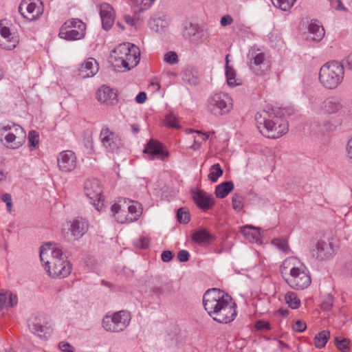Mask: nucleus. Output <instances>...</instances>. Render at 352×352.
<instances>
[{
    "label": "nucleus",
    "mask_w": 352,
    "mask_h": 352,
    "mask_svg": "<svg viewBox=\"0 0 352 352\" xmlns=\"http://www.w3.org/2000/svg\"><path fill=\"white\" fill-rule=\"evenodd\" d=\"M40 258L44 263L45 269L52 278H65L72 272V263L63 256L62 250L55 243H47L42 245Z\"/></svg>",
    "instance_id": "obj_1"
},
{
    "label": "nucleus",
    "mask_w": 352,
    "mask_h": 352,
    "mask_svg": "<svg viewBox=\"0 0 352 352\" xmlns=\"http://www.w3.org/2000/svg\"><path fill=\"white\" fill-rule=\"evenodd\" d=\"M283 112L279 109L263 110L255 115L256 126L264 136L276 139L288 131V123L283 118Z\"/></svg>",
    "instance_id": "obj_2"
},
{
    "label": "nucleus",
    "mask_w": 352,
    "mask_h": 352,
    "mask_svg": "<svg viewBox=\"0 0 352 352\" xmlns=\"http://www.w3.org/2000/svg\"><path fill=\"white\" fill-rule=\"evenodd\" d=\"M344 76L343 65L338 61H331L320 67L319 81L326 89H333L341 84Z\"/></svg>",
    "instance_id": "obj_3"
},
{
    "label": "nucleus",
    "mask_w": 352,
    "mask_h": 352,
    "mask_svg": "<svg viewBox=\"0 0 352 352\" xmlns=\"http://www.w3.org/2000/svg\"><path fill=\"white\" fill-rule=\"evenodd\" d=\"M232 299L228 294L217 288L208 289L203 296V305L208 315L213 318L224 305Z\"/></svg>",
    "instance_id": "obj_4"
},
{
    "label": "nucleus",
    "mask_w": 352,
    "mask_h": 352,
    "mask_svg": "<svg viewBox=\"0 0 352 352\" xmlns=\"http://www.w3.org/2000/svg\"><path fill=\"white\" fill-rule=\"evenodd\" d=\"M86 24L79 19L67 20L60 27L58 36L66 41L80 40L85 38Z\"/></svg>",
    "instance_id": "obj_5"
},
{
    "label": "nucleus",
    "mask_w": 352,
    "mask_h": 352,
    "mask_svg": "<svg viewBox=\"0 0 352 352\" xmlns=\"http://www.w3.org/2000/svg\"><path fill=\"white\" fill-rule=\"evenodd\" d=\"M131 314L126 311H119L112 315H106L102 320V327L109 332L118 333L124 331L129 324Z\"/></svg>",
    "instance_id": "obj_6"
},
{
    "label": "nucleus",
    "mask_w": 352,
    "mask_h": 352,
    "mask_svg": "<svg viewBox=\"0 0 352 352\" xmlns=\"http://www.w3.org/2000/svg\"><path fill=\"white\" fill-rule=\"evenodd\" d=\"M249 68L252 73L258 76H264L270 69L269 61L265 54L261 50L252 47L248 54Z\"/></svg>",
    "instance_id": "obj_7"
},
{
    "label": "nucleus",
    "mask_w": 352,
    "mask_h": 352,
    "mask_svg": "<svg viewBox=\"0 0 352 352\" xmlns=\"http://www.w3.org/2000/svg\"><path fill=\"white\" fill-rule=\"evenodd\" d=\"M208 107L212 114L220 116L228 113L232 109L230 98L225 94H216L208 100Z\"/></svg>",
    "instance_id": "obj_8"
},
{
    "label": "nucleus",
    "mask_w": 352,
    "mask_h": 352,
    "mask_svg": "<svg viewBox=\"0 0 352 352\" xmlns=\"http://www.w3.org/2000/svg\"><path fill=\"white\" fill-rule=\"evenodd\" d=\"M290 278L287 279V284L294 289H304L311 284V277L306 272V267H294L290 270Z\"/></svg>",
    "instance_id": "obj_9"
},
{
    "label": "nucleus",
    "mask_w": 352,
    "mask_h": 352,
    "mask_svg": "<svg viewBox=\"0 0 352 352\" xmlns=\"http://www.w3.org/2000/svg\"><path fill=\"white\" fill-rule=\"evenodd\" d=\"M84 191L86 196L91 200V204L96 206V209L100 211V206L103 205L104 198L102 195V189L100 181L97 179H87L85 182Z\"/></svg>",
    "instance_id": "obj_10"
},
{
    "label": "nucleus",
    "mask_w": 352,
    "mask_h": 352,
    "mask_svg": "<svg viewBox=\"0 0 352 352\" xmlns=\"http://www.w3.org/2000/svg\"><path fill=\"white\" fill-rule=\"evenodd\" d=\"M19 12L25 19L34 21L42 14L43 9L41 5L38 6L30 0H23L19 6Z\"/></svg>",
    "instance_id": "obj_11"
},
{
    "label": "nucleus",
    "mask_w": 352,
    "mask_h": 352,
    "mask_svg": "<svg viewBox=\"0 0 352 352\" xmlns=\"http://www.w3.org/2000/svg\"><path fill=\"white\" fill-rule=\"evenodd\" d=\"M100 139L102 145L109 152H114L121 145V140L119 136L107 126L102 127L100 133Z\"/></svg>",
    "instance_id": "obj_12"
},
{
    "label": "nucleus",
    "mask_w": 352,
    "mask_h": 352,
    "mask_svg": "<svg viewBox=\"0 0 352 352\" xmlns=\"http://www.w3.org/2000/svg\"><path fill=\"white\" fill-rule=\"evenodd\" d=\"M236 303L232 299L228 300V302L218 311L215 316L212 318L218 323L228 324L233 321L236 316Z\"/></svg>",
    "instance_id": "obj_13"
},
{
    "label": "nucleus",
    "mask_w": 352,
    "mask_h": 352,
    "mask_svg": "<svg viewBox=\"0 0 352 352\" xmlns=\"http://www.w3.org/2000/svg\"><path fill=\"white\" fill-rule=\"evenodd\" d=\"M58 166L62 172L70 173L76 167V157L72 151H64L57 157Z\"/></svg>",
    "instance_id": "obj_14"
},
{
    "label": "nucleus",
    "mask_w": 352,
    "mask_h": 352,
    "mask_svg": "<svg viewBox=\"0 0 352 352\" xmlns=\"http://www.w3.org/2000/svg\"><path fill=\"white\" fill-rule=\"evenodd\" d=\"M143 153L147 155V159L149 160H154L156 158L167 157L169 153L163 148L162 144L160 142L151 140L146 145Z\"/></svg>",
    "instance_id": "obj_15"
},
{
    "label": "nucleus",
    "mask_w": 352,
    "mask_h": 352,
    "mask_svg": "<svg viewBox=\"0 0 352 352\" xmlns=\"http://www.w3.org/2000/svg\"><path fill=\"white\" fill-rule=\"evenodd\" d=\"M192 197L196 205L203 210L212 208L214 204V198L202 190L192 191Z\"/></svg>",
    "instance_id": "obj_16"
},
{
    "label": "nucleus",
    "mask_w": 352,
    "mask_h": 352,
    "mask_svg": "<svg viewBox=\"0 0 352 352\" xmlns=\"http://www.w3.org/2000/svg\"><path fill=\"white\" fill-rule=\"evenodd\" d=\"M98 100L107 105H116L118 102L117 91L108 86L102 85L96 92Z\"/></svg>",
    "instance_id": "obj_17"
},
{
    "label": "nucleus",
    "mask_w": 352,
    "mask_h": 352,
    "mask_svg": "<svg viewBox=\"0 0 352 352\" xmlns=\"http://www.w3.org/2000/svg\"><path fill=\"white\" fill-rule=\"evenodd\" d=\"M100 15L102 28L105 30H110L115 20V13L113 7L107 3H101L100 6Z\"/></svg>",
    "instance_id": "obj_18"
},
{
    "label": "nucleus",
    "mask_w": 352,
    "mask_h": 352,
    "mask_svg": "<svg viewBox=\"0 0 352 352\" xmlns=\"http://www.w3.org/2000/svg\"><path fill=\"white\" fill-rule=\"evenodd\" d=\"M311 251L314 257L321 261L330 258L334 252L331 244L324 241H318Z\"/></svg>",
    "instance_id": "obj_19"
},
{
    "label": "nucleus",
    "mask_w": 352,
    "mask_h": 352,
    "mask_svg": "<svg viewBox=\"0 0 352 352\" xmlns=\"http://www.w3.org/2000/svg\"><path fill=\"white\" fill-rule=\"evenodd\" d=\"M0 34L2 37V40H0V46L2 48L12 50L16 47L19 39L16 36L10 32L8 28L0 26Z\"/></svg>",
    "instance_id": "obj_20"
},
{
    "label": "nucleus",
    "mask_w": 352,
    "mask_h": 352,
    "mask_svg": "<svg viewBox=\"0 0 352 352\" xmlns=\"http://www.w3.org/2000/svg\"><path fill=\"white\" fill-rule=\"evenodd\" d=\"M98 69V63L96 59L89 58L81 64L80 67L78 69V75L82 78L93 77L97 74Z\"/></svg>",
    "instance_id": "obj_21"
},
{
    "label": "nucleus",
    "mask_w": 352,
    "mask_h": 352,
    "mask_svg": "<svg viewBox=\"0 0 352 352\" xmlns=\"http://www.w3.org/2000/svg\"><path fill=\"white\" fill-rule=\"evenodd\" d=\"M88 221L82 218L76 217L72 223L69 230L75 239L81 238L88 230Z\"/></svg>",
    "instance_id": "obj_22"
},
{
    "label": "nucleus",
    "mask_w": 352,
    "mask_h": 352,
    "mask_svg": "<svg viewBox=\"0 0 352 352\" xmlns=\"http://www.w3.org/2000/svg\"><path fill=\"white\" fill-rule=\"evenodd\" d=\"M28 327L31 332L41 336L40 333L45 332L46 329L44 315L34 314L28 319Z\"/></svg>",
    "instance_id": "obj_23"
},
{
    "label": "nucleus",
    "mask_w": 352,
    "mask_h": 352,
    "mask_svg": "<svg viewBox=\"0 0 352 352\" xmlns=\"http://www.w3.org/2000/svg\"><path fill=\"white\" fill-rule=\"evenodd\" d=\"M342 108L340 100L336 97L328 98L321 104V109L328 114L336 113Z\"/></svg>",
    "instance_id": "obj_24"
},
{
    "label": "nucleus",
    "mask_w": 352,
    "mask_h": 352,
    "mask_svg": "<svg viewBox=\"0 0 352 352\" xmlns=\"http://www.w3.org/2000/svg\"><path fill=\"white\" fill-rule=\"evenodd\" d=\"M18 134H14L12 132H8L3 136V142L4 145H6L8 148L15 149L19 148L25 137V133H24L23 135H21V137H19Z\"/></svg>",
    "instance_id": "obj_25"
},
{
    "label": "nucleus",
    "mask_w": 352,
    "mask_h": 352,
    "mask_svg": "<svg viewBox=\"0 0 352 352\" xmlns=\"http://www.w3.org/2000/svg\"><path fill=\"white\" fill-rule=\"evenodd\" d=\"M309 32L311 36V39L316 41H321L324 36V29L321 23L316 19H313L309 24Z\"/></svg>",
    "instance_id": "obj_26"
},
{
    "label": "nucleus",
    "mask_w": 352,
    "mask_h": 352,
    "mask_svg": "<svg viewBox=\"0 0 352 352\" xmlns=\"http://www.w3.org/2000/svg\"><path fill=\"white\" fill-rule=\"evenodd\" d=\"M132 45L129 43H124L120 44L113 51V54L111 56V60L114 61L119 60V59L127 58L129 53L132 50Z\"/></svg>",
    "instance_id": "obj_27"
},
{
    "label": "nucleus",
    "mask_w": 352,
    "mask_h": 352,
    "mask_svg": "<svg viewBox=\"0 0 352 352\" xmlns=\"http://www.w3.org/2000/svg\"><path fill=\"white\" fill-rule=\"evenodd\" d=\"M214 239V236L206 229H201L192 235V240L199 245H205Z\"/></svg>",
    "instance_id": "obj_28"
},
{
    "label": "nucleus",
    "mask_w": 352,
    "mask_h": 352,
    "mask_svg": "<svg viewBox=\"0 0 352 352\" xmlns=\"http://www.w3.org/2000/svg\"><path fill=\"white\" fill-rule=\"evenodd\" d=\"M148 25L151 30L157 33H163L167 30L168 22L161 17H154L149 20Z\"/></svg>",
    "instance_id": "obj_29"
},
{
    "label": "nucleus",
    "mask_w": 352,
    "mask_h": 352,
    "mask_svg": "<svg viewBox=\"0 0 352 352\" xmlns=\"http://www.w3.org/2000/svg\"><path fill=\"white\" fill-rule=\"evenodd\" d=\"M234 189L232 181H226L217 185L215 188V195L218 198L226 197Z\"/></svg>",
    "instance_id": "obj_30"
},
{
    "label": "nucleus",
    "mask_w": 352,
    "mask_h": 352,
    "mask_svg": "<svg viewBox=\"0 0 352 352\" xmlns=\"http://www.w3.org/2000/svg\"><path fill=\"white\" fill-rule=\"evenodd\" d=\"M111 211L118 223H129V215L125 214V211L119 204H114L111 207Z\"/></svg>",
    "instance_id": "obj_31"
},
{
    "label": "nucleus",
    "mask_w": 352,
    "mask_h": 352,
    "mask_svg": "<svg viewBox=\"0 0 352 352\" xmlns=\"http://www.w3.org/2000/svg\"><path fill=\"white\" fill-rule=\"evenodd\" d=\"M228 57L229 55H227L226 57V80L229 85H241V80L240 79L236 78V72L234 69L228 65Z\"/></svg>",
    "instance_id": "obj_32"
},
{
    "label": "nucleus",
    "mask_w": 352,
    "mask_h": 352,
    "mask_svg": "<svg viewBox=\"0 0 352 352\" xmlns=\"http://www.w3.org/2000/svg\"><path fill=\"white\" fill-rule=\"evenodd\" d=\"M329 338L330 332L327 330H323L318 333L314 337V344L316 347L318 349L324 348Z\"/></svg>",
    "instance_id": "obj_33"
},
{
    "label": "nucleus",
    "mask_w": 352,
    "mask_h": 352,
    "mask_svg": "<svg viewBox=\"0 0 352 352\" xmlns=\"http://www.w3.org/2000/svg\"><path fill=\"white\" fill-rule=\"evenodd\" d=\"M14 129V131L16 134H24V131L23 128H21L19 125H16L14 124H1L0 126V141L3 142V136L10 132L12 129Z\"/></svg>",
    "instance_id": "obj_34"
},
{
    "label": "nucleus",
    "mask_w": 352,
    "mask_h": 352,
    "mask_svg": "<svg viewBox=\"0 0 352 352\" xmlns=\"http://www.w3.org/2000/svg\"><path fill=\"white\" fill-rule=\"evenodd\" d=\"M208 30L204 27L198 25L195 35L192 38V43L195 44L202 43L208 39Z\"/></svg>",
    "instance_id": "obj_35"
},
{
    "label": "nucleus",
    "mask_w": 352,
    "mask_h": 352,
    "mask_svg": "<svg viewBox=\"0 0 352 352\" xmlns=\"http://www.w3.org/2000/svg\"><path fill=\"white\" fill-rule=\"evenodd\" d=\"M127 209L130 214L129 215V219H128V221L129 222L137 221L142 213V208L139 204L130 205L127 207Z\"/></svg>",
    "instance_id": "obj_36"
},
{
    "label": "nucleus",
    "mask_w": 352,
    "mask_h": 352,
    "mask_svg": "<svg viewBox=\"0 0 352 352\" xmlns=\"http://www.w3.org/2000/svg\"><path fill=\"white\" fill-rule=\"evenodd\" d=\"M285 299L289 307L292 309H295L299 307L300 300L294 292H287L285 296Z\"/></svg>",
    "instance_id": "obj_37"
},
{
    "label": "nucleus",
    "mask_w": 352,
    "mask_h": 352,
    "mask_svg": "<svg viewBox=\"0 0 352 352\" xmlns=\"http://www.w3.org/2000/svg\"><path fill=\"white\" fill-rule=\"evenodd\" d=\"M112 61V67H113V70L116 72L120 71H129L131 67H129V60L127 58L119 59V60Z\"/></svg>",
    "instance_id": "obj_38"
},
{
    "label": "nucleus",
    "mask_w": 352,
    "mask_h": 352,
    "mask_svg": "<svg viewBox=\"0 0 352 352\" xmlns=\"http://www.w3.org/2000/svg\"><path fill=\"white\" fill-rule=\"evenodd\" d=\"M335 346L342 352H349L350 350L349 340L347 338L336 336L333 339Z\"/></svg>",
    "instance_id": "obj_39"
},
{
    "label": "nucleus",
    "mask_w": 352,
    "mask_h": 352,
    "mask_svg": "<svg viewBox=\"0 0 352 352\" xmlns=\"http://www.w3.org/2000/svg\"><path fill=\"white\" fill-rule=\"evenodd\" d=\"M127 59L129 60V65H131V67H130L131 69L135 67L138 64L140 60V52L138 47L135 45H132V50H131L130 53H129Z\"/></svg>",
    "instance_id": "obj_40"
},
{
    "label": "nucleus",
    "mask_w": 352,
    "mask_h": 352,
    "mask_svg": "<svg viewBox=\"0 0 352 352\" xmlns=\"http://www.w3.org/2000/svg\"><path fill=\"white\" fill-rule=\"evenodd\" d=\"M242 233L248 236L251 237L252 240L258 241L260 236L259 228H255L252 226H246L243 228Z\"/></svg>",
    "instance_id": "obj_41"
},
{
    "label": "nucleus",
    "mask_w": 352,
    "mask_h": 352,
    "mask_svg": "<svg viewBox=\"0 0 352 352\" xmlns=\"http://www.w3.org/2000/svg\"><path fill=\"white\" fill-rule=\"evenodd\" d=\"M223 170L219 164H214L210 168V173L208 174V179L212 182H217L218 178L223 175Z\"/></svg>",
    "instance_id": "obj_42"
},
{
    "label": "nucleus",
    "mask_w": 352,
    "mask_h": 352,
    "mask_svg": "<svg viewBox=\"0 0 352 352\" xmlns=\"http://www.w3.org/2000/svg\"><path fill=\"white\" fill-rule=\"evenodd\" d=\"M198 28V25L192 24V23H186L184 25V35L189 38L192 42L195 32Z\"/></svg>",
    "instance_id": "obj_43"
},
{
    "label": "nucleus",
    "mask_w": 352,
    "mask_h": 352,
    "mask_svg": "<svg viewBox=\"0 0 352 352\" xmlns=\"http://www.w3.org/2000/svg\"><path fill=\"white\" fill-rule=\"evenodd\" d=\"M232 205L235 211H241L244 207L243 197L241 195L235 193L232 197Z\"/></svg>",
    "instance_id": "obj_44"
},
{
    "label": "nucleus",
    "mask_w": 352,
    "mask_h": 352,
    "mask_svg": "<svg viewBox=\"0 0 352 352\" xmlns=\"http://www.w3.org/2000/svg\"><path fill=\"white\" fill-rule=\"evenodd\" d=\"M164 124L174 129H179L180 125L177 122V118L175 115L172 112L169 113L165 116L164 120Z\"/></svg>",
    "instance_id": "obj_45"
},
{
    "label": "nucleus",
    "mask_w": 352,
    "mask_h": 352,
    "mask_svg": "<svg viewBox=\"0 0 352 352\" xmlns=\"http://www.w3.org/2000/svg\"><path fill=\"white\" fill-rule=\"evenodd\" d=\"M177 219L181 223L186 224L190 221V214L184 208H180L177 212Z\"/></svg>",
    "instance_id": "obj_46"
},
{
    "label": "nucleus",
    "mask_w": 352,
    "mask_h": 352,
    "mask_svg": "<svg viewBox=\"0 0 352 352\" xmlns=\"http://www.w3.org/2000/svg\"><path fill=\"white\" fill-rule=\"evenodd\" d=\"M296 1V0H276V3L273 2V4L280 10L287 11L294 6Z\"/></svg>",
    "instance_id": "obj_47"
},
{
    "label": "nucleus",
    "mask_w": 352,
    "mask_h": 352,
    "mask_svg": "<svg viewBox=\"0 0 352 352\" xmlns=\"http://www.w3.org/2000/svg\"><path fill=\"white\" fill-rule=\"evenodd\" d=\"M164 60L169 65L177 64L179 62L178 56L175 52L170 51L165 54Z\"/></svg>",
    "instance_id": "obj_48"
},
{
    "label": "nucleus",
    "mask_w": 352,
    "mask_h": 352,
    "mask_svg": "<svg viewBox=\"0 0 352 352\" xmlns=\"http://www.w3.org/2000/svg\"><path fill=\"white\" fill-rule=\"evenodd\" d=\"M272 243L283 252H286L288 249V243L285 238L274 239Z\"/></svg>",
    "instance_id": "obj_49"
},
{
    "label": "nucleus",
    "mask_w": 352,
    "mask_h": 352,
    "mask_svg": "<svg viewBox=\"0 0 352 352\" xmlns=\"http://www.w3.org/2000/svg\"><path fill=\"white\" fill-rule=\"evenodd\" d=\"M28 138L30 147L36 148L39 141L38 133L36 131H30Z\"/></svg>",
    "instance_id": "obj_50"
},
{
    "label": "nucleus",
    "mask_w": 352,
    "mask_h": 352,
    "mask_svg": "<svg viewBox=\"0 0 352 352\" xmlns=\"http://www.w3.org/2000/svg\"><path fill=\"white\" fill-rule=\"evenodd\" d=\"M139 12H143L149 9L155 0H135Z\"/></svg>",
    "instance_id": "obj_51"
},
{
    "label": "nucleus",
    "mask_w": 352,
    "mask_h": 352,
    "mask_svg": "<svg viewBox=\"0 0 352 352\" xmlns=\"http://www.w3.org/2000/svg\"><path fill=\"white\" fill-rule=\"evenodd\" d=\"M333 297L329 294L322 301L321 308L324 311H329L333 307Z\"/></svg>",
    "instance_id": "obj_52"
},
{
    "label": "nucleus",
    "mask_w": 352,
    "mask_h": 352,
    "mask_svg": "<svg viewBox=\"0 0 352 352\" xmlns=\"http://www.w3.org/2000/svg\"><path fill=\"white\" fill-rule=\"evenodd\" d=\"M162 287L164 294H174L177 292V289L174 287L173 282L172 280L163 283Z\"/></svg>",
    "instance_id": "obj_53"
},
{
    "label": "nucleus",
    "mask_w": 352,
    "mask_h": 352,
    "mask_svg": "<svg viewBox=\"0 0 352 352\" xmlns=\"http://www.w3.org/2000/svg\"><path fill=\"white\" fill-rule=\"evenodd\" d=\"M1 200L6 204L7 210L10 212L12 208V199L10 193H4L1 196Z\"/></svg>",
    "instance_id": "obj_54"
},
{
    "label": "nucleus",
    "mask_w": 352,
    "mask_h": 352,
    "mask_svg": "<svg viewBox=\"0 0 352 352\" xmlns=\"http://www.w3.org/2000/svg\"><path fill=\"white\" fill-rule=\"evenodd\" d=\"M58 348L62 352H74V347L67 342L62 341L58 344Z\"/></svg>",
    "instance_id": "obj_55"
},
{
    "label": "nucleus",
    "mask_w": 352,
    "mask_h": 352,
    "mask_svg": "<svg viewBox=\"0 0 352 352\" xmlns=\"http://www.w3.org/2000/svg\"><path fill=\"white\" fill-rule=\"evenodd\" d=\"M255 328L257 330H267L269 331L271 329L270 324L265 320H258L255 323Z\"/></svg>",
    "instance_id": "obj_56"
},
{
    "label": "nucleus",
    "mask_w": 352,
    "mask_h": 352,
    "mask_svg": "<svg viewBox=\"0 0 352 352\" xmlns=\"http://www.w3.org/2000/svg\"><path fill=\"white\" fill-rule=\"evenodd\" d=\"M190 254L187 250H182L177 253V259L179 262L184 263L189 260Z\"/></svg>",
    "instance_id": "obj_57"
},
{
    "label": "nucleus",
    "mask_w": 352,
    "mask_h": 352,
    "mask_svg": "<svg viewBox=\"0 0 352 352\" xmlns=\"http://www.w3.org/2000/svg\"><path fill=\"white\" fill-rule=\"evenodd\" d=\"M307 328L306 323L300 320H297L293 326V329L296 332H302Z\"/></svg>",
    "instance_id": "obj_58"
},
{
    "label": "nucleus",
    "mask_w": 352,
    "mask_h": 352,
    "mask_svg": "<svg viewBox=\"0 0 352 352\" xmlns=\"http://www.w3.org/2000/svg\"><path fill=\"white\" fill-rule=\"evenodd\" d=\"M173 252L170 250L163 251L161 254V258L163 262H169L173 259Z\"/></svg>",
    "instance_id": "obj_59"
},
{
    "label": "nucleus",
    "mask_w": 352,
    "mask_h": 352,
    "mask_svg": "<svg viewBox=\"0 0 352 352\" xmlns=\"http://www.w3.org/2000/svg\"><path fill=\"white\" fill-rule=\"evenodd\" d=\"M151 293L152 295L155 296L157 298H160L161 296L164 294V292L163 290L162 287L155 286L151 289Z\"/></svg>",
    "instance_id": "obj_60"
},
{
    "label": "nucleus",
    "mask_w": 352,
    "mask_h": 352,
    "mask_svg": "<svg viewBox=\"0 0 352 352\" xmlns=\"http://www.w3.org/2000/svg\"><path fill=\"white\" fill-rule=\"evenodd\" d=\"M137 245L141 249H146L149 245V241L144 236L140 237L137 243Z\"/></svg>",
    "instance_id": "obj_61"
},
{
    "label": "nucleus",
    "mask_w": 352,
    "mask_h": 352,
    "mask_svg": "<svg viewBox=\"0 0 352 352\" xmlns=\"http://www.w3.org/2000/svg\"><path fill=\"white\" fill-rule=\"evenodd\" d=\"M233 22L232 18L230 15H226L221 17L220 23L222 26L230 25Z\"/></svg>",
    "instance_id": "obj_62"
},
{
    "label": "nucleus",
    "mask_w": 352,
    "mask_h": 352,
    "mask_svg": "<svg viewBox=\"0 0 352 352\" xmlns=\"http://www.w3.org/2000/svg\"><path fill=\"white\" fill-rule=\"evenodd\" d=\"M146 100V94L144 91L140 92L135 97V101L139 104H143Z\"/></svg>",
    "instance_id": "obj_63"
},
{
    "label": "nucleus",
    "mask_w": 352,
    "mask_h": 352,
    "mask_svg": "<svg viewBox=\"0 0 352 352\" xmlns=\"http://www.w3.org/2000/svg\"><path fill=\"white\" fill-rule=\"evenodd\" d=\"M346 151L349 157L352 160V139L349 140L347 143Z\"/></svg>",
    "instance_id": "obj_64"
}]
</instances>
